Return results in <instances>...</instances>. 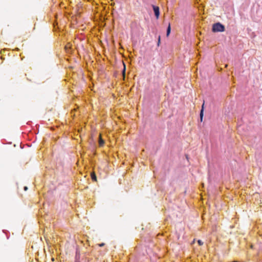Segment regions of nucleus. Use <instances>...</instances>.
<instances>
[{
  "label": "nucleus",
  "mask_w": 262,
  "mask_h": 262,
  "mask_svg": "<svg viewBox=\"0 0 262 262\" xmlns=\"http://www.w3.org/2000/svg\"><path fill=\"white\" fill-rule=\"evenodd\" d=\"M212 30L213 32H224L225 26L220 23H216L213 25Z\"/></svg>",
  "instance_id": "obj_1"
},
{
  "label": "nucleus",
  "mask_w": 262,
  "mask_h": 262,
  "mask_svg": "<svg viewBox=\"0 0 262 262\" xmlns=\"http://www.w3.org/2000/svg\"><path fill=\"white\" fill-rule=\"evenodd\" d=\"M155 16L158 19L160 15L159 7L155 5L152 6Z\"/></svg>",
  "instance_id": "obj_2"
},
{
  "label": "nucleus",
  "mask_w": 262,
  "mask_h": 262,
  "mask_svg": "<svg viewBox=\"0 0 262 262\" xmlns=\"http://www.w3.org/2000/svg\"><path fill=\"white\" fill-rule=\"evenodd\" d=\"M204 104L203 103L202 106V109L201 110L200 114V120H201V122L203 121V115H204V114H203V112H204Z\"/></svg>",
  "instance_id": "obj_3"
},
{
  "label": "nucleus",
  "mask_w": 262,
  "mask_h": 262,
  "mask_svg": "<svg viewBox=\"0 0 262 262\" xmlns=\"http://www.w3.org/2000/svg\"><path fill=\"white\" fill-rule=\"evenodd\" d=\"M104 144V140L101 138V136H99V146H102Z\"/></svg>",
  "instance_id": "obj_4"
},
{
  "label": "nucleus",
  "mask_w": 262,
  "mask_h": 262,
  "mask_svg": "<svg viewBox=\"0 0 262 262\" xmlns=\"http://www.w3.org/2000/svg\"><path fill=\"white\" fill-rule=\"evenodd\" d=\"M171 31V28H170V25L169 24L167 28V31H166V35L167 36H168Z\"/></svg>",
  "instance_id": "obj_5"
},
{
  "label": "nucleus",
  "mask_w": 262,
  "mask_h": 262,
  "mask_svg": "<svg viewBox=\"0 0 262 262\" xmlns=\"http://www.w3.org/2000/svg\"><path fill=\"white\" fill-rule=\"evenodd\" d=\"M92 179L93 181H97V178L95 174H92Z\"/></svg>",
  "instance_id": "obj_6"
},
{
  "label": "nucleus",
  "mask_w": 262,
  "mask_h": 262,
  "mask_svg": "<svg viewBox=\"0 0 262 262\" xmlns=\"http://www.w3.org/2000/svg\"><path fill=\"white\" fill-rule=\"evenodd\" d=\"M198 243L199 244V245H202L203 244V242L201 240H199L198 241Z\"/></svg>",
  "instance_id": "obj_7"
},
{
  "label": "nucleus",
  "mask_w": 262,
  "mask_h": 262,
  "mask_svg": "<svg viewBox=\"0 0 262 262\" xmlns=\"http://www.w3.org/2000/svg\"><path fill=\"white\" fill-rule=\"evenodd\" d=\"M160 43V36H159L158 46H159Z\"/></svg>",
  "instance_id": "obj_8"
},
{
  "label": "nucleus",
  "mask_w": 262,
  "mask_h": 262,
  "mask_svg": "<svg viewBox=\"0 0 262 262\" xmlns=\"http://www.w3.org/2000/svg\"><path fill=\"white\" fill-rule=\"evenodd\" d=\"M104 245V243H102V244H100V245H99V246H100V247H102V246H103Z\"/></svg>",
  "instance_id": "obj_9"
},
{
  "label": "nucleus",
  "mask_w": 262,
  "mask_h": 262,
  "mask_svg": "<svg viewBox=\"0 0 262 262\" xmlns=\"http://www.w3.org/2000/svg\"><path fill=\"white\" fill-rule=\"evenodd\" d=\"M24 189H25V190H27L28 189L27 187L25 186V187H24Z\"/></svg>",
  "instance_id": "obj_10"
},
{
  "label": "nucleus",
  "mask_w": 262,
  "mask_h": 262,
  "mask_svg": "<svg viewBox=\"0 0 262 262\" xmlns=\"http://www.w3.org/2000/svg\"><path fill=\"white\" fill-rule=\"evenodd\" d=\"M125 69L124 68V70H123V71L124 74H125Z\"/></svg>",
  "instance_id": "obj_11"
}]
</instances>
